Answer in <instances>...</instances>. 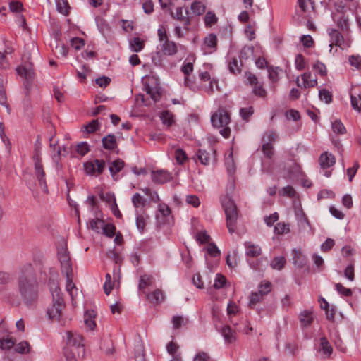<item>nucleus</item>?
<instances>
[{
  "label": "nucleus",
  "mask_w": 361,
  "mask_h": 361,
  "mask_svg": "<svg viewBox=\"0 0 361 361\" xmlns=\"http://www.w3.org/2000/svg\"><path fill=\"white\" fill-rule=\"evenodd\" d=\"M18 289L25 302L30 304L37 300L38 282L30 265L21 270L18 276Z\"/></svg>",
  "instance_id": "f257e3e1"
},
{
  "label": "nucleus",
  "mask_w": 361,
  "mask_h": 361,
  "mask_svg": "<svg viewBox=\"0 0 361 361\" xmlns=\"http://www.w3.org/2000/svg\"><path fill=\"white\" fill-rule=\"evenodd\" d=\"M38 55L39 51L37 47L33 43L27 44L22 56V63L16 68L18 75L24 78L27 84L32 82L35 78L32 58Z\"/></svg>",
  "instance_id": "f03ea898"
},
{
  "label": "nucleus",
  "mask_w": 361,
  "mask_h": 361,
  "mask_svg": "<svg viewBox=\"0 0 361 361\" xmlns=\"http://www.w3.org/2000/svg\"><path fill=\"white\" fill-rule=\"evenodd\" d=\"M32 159L34 168V177L35 178L42 192L47 194L49 190L46 180V173L42 163L41 144L39 142H37L35 145Z\"/></svg>",
  "instance_id": "7ed1b4c3"
},
{
  "label": "nucleus",
  "mask_w": 361,
  "mask_h": 361,
  "mask_svg": "<svg viewBox=\"0 0 361 361\" xmlns=\"http://www.w3.org/2000/svg\"><path fill=\"white\" fill-rule=\"evenodd\" d=\"M221 204L226 214V227L230 233H233L236 230L238 218L237 206L233 200L228 196L222 199Z\"/></svg>",
  "instance_id": "20e7f679"
},
{
  "label": "nucleus",
  "mask_w": 361,
  "mask_h": 361,
  "mask_svg": "<svg viewBox=\"0 0 361 361\" xmlns=\"http://www.w3.org/2000/svg\"><path fill=\"white\" fill-rule=\"evenodd\" d=\"M53 303L47 310V315L51 320H59L61 316V312L65 307L63 298L59 286L57 284H53L51 288Z\"/></svg>",
  "instance_id": "39448f33"
},
{
  "label": "nucleus",
  "mask_w": 361,
  "mask_h": 361,
  "mask_svg": "<svg viewBox=\"0 0 361 361\" xmlns=\"http://www.w3.org/2000/svg\"><path fill=\"white\" fill-rule=\"evenodd\" d=\"M211 122L214 128H221L220 133L224 137L228 138L230 137L231 129L227 126L231 122V116L226 109H219L211 116Z\"/></svg>",
  "instance_id": "423d86ee"
},
{
  "label": "nucleus",
  "mask_w": 361,
  "mask_h": 361,
  "mask_svg": "<svg viewBox=\"0 0 361 361\" xmlns=\"http://www.w3.org/2000/svg\"><path fill=\"white\" fill-rule=\"evenodd\" d=\"M105 168V161L102 159H94L84 164V170L90 176L100 175Z\"/></svg>",
  "instance_id": "0eeeda50"
},
{
  "label": "nucleus",
  "mask_w": 361,
  "mask_h": 361,
  "mask_svg": "<svg viewBox=\"0 0 361 361\" xmlns=\"http://www.w3.org/2000/svg\"><path fill=\"white\" fill-rule=\"evenodd\" d=\"M58 258L61 265L63 274H68L73 271L71 258L66 247H62L58 250Z\"/></svg>",
  "instance_id": "6e6552de"
},
{
  "label": "nucleus",
  "mask_w": 361,
  "mask_h": 361,
  "mask_svg": "<svg viewBox=\"0 0 361 361\" xmlns=\"http://www.w3.org/2000/svg\"><path fill=\"white\" fill-rule=\"evenodd\" d=\"M67 345L70 347H73L75 349H78L79 350L78 352V355L80 354V350L82 353H84L83 337L77 333L71 331L67 332Z\"/></svg>",
  "instance_id": "1a4fd4ad"
},
{
  "label": "nucleus",
  "mask_w": 361,
  "mask_h": 361,
  "mask_svg": "<svg viewBox=\"0 0 361 361\" xmlns=\"http://www.w3.org/2000/svg\"><path fill=\"white\" fill-rule=\"evenodd\" d=\"M147 94L154 101H159L161 97L160 88L155 84L154 80L148 79L145 83Z\"/></svg>",
  "instance_id": "9d476101"
},
{
  "label": "nucleus",
  "mask_w": 361,
  "mask_h": 361,
  "mask_svg": "<svg viewBox=\"0 0 361 361\" xmlns=\"http://www.w3.org/2000/svg\"><path fill=\"white\" fill-rule=\"evenodd\" d=\"M301 79L302 80V84L301 85L299 82V77L296 78L297 86L303 88H311L314 87L317 85V78H312V74L310 72H305L301 75Z\"/></svg>",
  "instance_id": "9b49d317"
},
{
  "label": "nucleus",
  "mask_w": 361,
  "mask_h": 361,
  "mask_svg": "<svg viewBox=\"0 0 361 361\" xmlns=\"http://www.w3.org/2000/svg\"><path fill=\"white\" fill-rule=\"evenodd\" d=\"M152 180L156 184H164L172 179L171 174L165 170L152 172Z\"/></svg>",
  "instance_id": "f8f14e48"
},
{
  "label": "nucleus",
  "mask_w": 361,
  "mask_h": 361,
  "mask_svg": "<svg viewBox=\"0 0 361 361\" xmlns=\"http://www.w3.org/2000/svg\"><path fill=\"white\" fill-rule=\"evenodd\" d=\"M196 155L200 163L206 166L211 161H215L216 152L213 149H210L209 152L205 149H199Z\"/></svg>",
  "instance_id": "ddd939ff"
},
{
  "label": "nucleus",
  "mask_w": 361,
  "mask_h": 361,
  "mask_svg": "<svg viewBox=\"0 0 361 361\" xmlns=\"http://www.w3.org/2000/svg\"><path fill=\"white\" fill-rule=\"evenodd\" d=\"M170 15L173 19L183 23L185 30H186L187 31L189 30V26L190 25V23H191L190 18V17L185 16L183 15L182 7L176 8L175 12L171 11Z\"/></svg>",
  "instance_id": "4468645a"
},
{
  "label": "nucleus",
  "mask_w": 361,
  "mask_h": 361,
  "mask_svg": "<svg viewBox=\"0 0 361 361\" xmlns=\"http://www.w3.org/2000/svg\"><path fill=\"white\" fill-rule=\"evenodd\" d=\"M320 167L323 169L333 166L336 163L335 157L328 152L321 154L319 158Z\"/></svg>",
  "instance_id": "2eb2a0df"
},
{
  "label": "nucleus",
  "mask_w": 361,
  "mask_h": 361,
  "mask_svg": "<svg viewBox=\"0 0 361 361\" xmlns=\"http://www.w3.org/2000/svg\"><path fill=\"white\" fill-rule=\"evenodd\" d=\"M136 226L140 232H143L146 226L147 221L149 219V215L145 210H135Z\"/></svg>",
  "instance_id": "dca6fc26"
},
{
  "label": "nucleus",
  "mask_w": 361,
  "mask_h": 361,
  "mask_svg": "<svg viewBox=\"0 0 361 361\" xmlns=\"http://www.w3.org/2000/svg\"><path fill=\"white\" fill-rule=\"evenodd\" d=\"M146 297L147 299L153 305H159L163 302L165 300L164 293L160 289H157L150 293H147Z\"/></svg>",
  "instance_id": "f3484780"
},
{
  "label": "nucleus",
  "mask_w": 361,
  "mask_h": 361,
  "mask_svg": "<svg viewBox=\"0 0 361 361\" xmlns=\"http://www.w3.org/2000/svg\"><path fill=\"white\" fill-rule=\"evenodd\" d=\"M329 35L331 37V44H334L336 46H338L342 49L344 44V38L342 34L336 29H330L329 31ZM330 47H332V44H330Z\"/></svg>",
  "instance_id": "a211bd4d"
},
{
  "label": "nucleus",
  "mask_w": 361,
  "mask_h": 361,
  "mask_svg": "<svg viewBox=\"0 0 361 361\" xmlns=\"http://www.w3.org/2000/svg\"><path fill=\"white\" fill-rule=\"evenodd\" d=\"M161 50L165 55L173 56L178 52V47L175 42L166 40L161 44Z\"/></svg>",
  "instance_id": "6ab92c4d"
},
{
  "label": "nucleus",
  "mask_w": 361,
  "mask_h": 361,
  "mask_svg": "<svg viewBox=\"0 0 361 361\" xmlns=\"http://www.w3.org/2000/svg\"><path fill=\"white\" fill-rule=\"evenodd\" d=\"M217 37L216 35L211 33L209 34L204 39V49H209V51H204L205 53H212L216 49L217 47Z\"/></svg>",
  "instance_id": "aec40b11"
},
{
  "label": "nucleus",
  "mask_w": 361,
  "mask_h": 361,
  "mask_svg": "<svg viewBox=\"0 0 361 361\" xmlns=\"http://www.w3.org/2000/svg\"><path fill=\"white\" fill-rule=\"evenodd\" d=\"M293 263L298 268L305 267L307 262L306 257L302 253L300 250L293 249L292 250Z\"/></svg>",
  "instance_id": "412c9836"
},
{
  "label": "nucleus",
  "mask_w": 361,
  "mask_h": 361,
  "mask_svg": "<svg viewBox=\"0 0 361 361\" xmlns=\"http://www.w3.org/2000/svg\"><path fill=\"white\" fill-rule=\"evenodd\" d=\"M244 245L246 251L245 255L251 257H257L262 254V248L258 245H255L251 242H245Z\"/></svg>",
  "instance_id": "4be33fe9"
},
{
  "label": "nucleus",
  "mask_w": 361,
  "mask_h": 361,
  "mask_svg": "<svg viewBox=\"0 0 361 361\" xmlns=\"http://www.w3.org/2000/svg\"><path fill=\"white\" fill-rule=\"evenodd\" d=\"M124 164V161L120 159H117L110 164L109 171L114 180L117 179V173L123 169Z\"/></svg>",
  "instance_id": "5701e85b"
},
{
  "label": "nucleus",
  "mask_w": 361,
  "mask_h": 361,
  "mask_svg": "<svg viewBox=\"0 0 361 361\" xmlns=\"http://www.w3.org/2000/svg\"><path fill=\"white\" fill-rule=\"evenodd\" d=\"M320 353L324 358H329L333 352V348L326 337L320 339Z\"/></svg>",
  "instance_id": "b1692460"
},
{
  "label": "nucleus",
  "mask_w": 361,
  "mask_h": 361,
  "mask_svg": "<svg viewBox=\"0 0 361 361\" xmlns=\"http://www.w3.org/2000/svg\"><path fill=\"white\" fill-rule=\"evenodd\" d=\"M102 145L106 149L114 150L117 148V141L115 135H108L102 138Z\"/></svg>",
  "instance_id": "393cba45"
},
{
  "label": "nucleus",
  "mask_w": 361,
  "mask_h": 361,
  "mask_svg": "<svg viewBox=\"0 0 361 361\" xmlns=\"http://www.w3.org/2000/svg\"><path fill=\"white\" fill-rule=\"evenodd\" d=\"M221 332L226 343H232L235 341V333L229 326H224Z\"/></svg>",
  "instance_id": "a878e982"
},
{
  "label": "nucleus",
  "mask_w": 361,
  "mask_h": 361,
  "mask_svg": "<svg viewBox=\"0 0 361 361\" xmlns=\"http://www.w3.org/2000/svg\"><path fill=\"white\" fill-rule=\"evenodd\" d=\"M94 317L95 314L93 310L87 311L84 315L85 324L90 330H94V329L96 327Z\"/></svg>",
  "instance_id": "bb28decb"
},
{
  "label": "nucleus",
  "mask_w": 361,
  "mask_h": 361,
  "mask_svg": "<svg viewBox=\"0 0 361 361\" xmlns=\"http://www.w3.org/2000/svg\"><path fill=\"white\" fill-rule=\"evenodd\" d=\"M300 321L302 326H309L313 321L312 312L305 310L301 312L300 314Z\"/></svg>",
  "instance_id": "cd10ccee"
},
{
  "label": "nucleus",
  "mask_w": 361,
  "mask_h": 361,
  "mask_svg": "<svg viewBox=\"0 0 361 361\" xmlns=\"http://www.w3.org/2000/svg\"><path fill=\"white\" fill-rule=\"evenodd\" d=\"M130 47L133 51L139 52L145 47V41L140 37H134L130 41Z\"/></svg>",
  "instance_id": "c85d7f7f"
},
{
  "label": "nucleus",
  "mask_w": 361,
  "mask_h": 361,
  "mask_svg": "<svg viewBox=\"0 0 361 361\" xmlns=\"http://www.w3.org/2000/svg\"><path fill=\"white\" fill-rule=\"evenodd\" d=\"M190 9L194 15L201 16L206 10L205 5L200 1H195L192 3Z\"/></svg>",
  "instance_id": "c756f323"
},
{
  "label": "nucleus",
  "mask_w": 361,
  "mask_h": 361,
  "mask_svg": "<svg viewBox=\"0 0 361 361\" xmlns=\"http://www.w3.org/2000/svg\"><path fill=\"white\" fill-rule=\"evenodd\" d=\"M160 118L164 125L170 127L174 123V115L169 111H164L161 113Z\"/></svg>",
  "instance_id": "7c9ffc66"
},
{
  "label": "nucleus",
  "mask_w": 361,
  "mask_h": 361,
  "mask_svg": "<svg viewBox=\"0 0 361 361\" xmlns=\"http://www.w3.org/2000/svg\"><path fill=\"white\" fill-rule=\"evenodd\" d=\"M286 263V260L284 257L279 256L274 257L270 263V266L273 269L281 270Z\"/></svg>",
  "instance_id": "2f4dec72"
},
{
  "label": "nucleus",
  "mask_w": 361,
  "mask_h": 361,
  "mask_svg": "<svg viewBox=\"0 0 361 361\" xmlns=\"http://www.w3.org/2000/svg\"><path fill=\"white\" fill-rule=\"evenodd\" d=\"M153 284V277L150 275L141 276L139 281L138 288L143 290L145 288Z\"/></svg>",
  "instance_id": "473e14b6"
},
{
  "label": "nucleus",
  "mask_w": 361,
  "mask_h": 361,
  "mask_svg": "<svg viewBox=\"0 0 361 361\" xmlns=\"http://www.w3.org/2000/svg\"><path fill=\"white\" fill-rule=\"evenodd\" d=\"M242 63L238 64V61L235 57L232 58L228 62V69L233 74L241 73Z\"/></svg>",
  "instance_id": "72a5a7b5"
},
{
  "label": "nucleus",
  "mask_w": 361,
  "mask_h": 361,
  "mask_svg": "<svg viewBox=\"0 0 361 361\" xmlns=\"http://www.w3.org/2000/svg\"><path fill=\"white\" fill-rule=\"evenodd\" d=\"M351 105L353 109L360 112L361 111V94H350Z\"/></svg>",
  "instance_id": "f704fd0d"
},
{
  "label": "nucleus",
  "mask_w": 361,
  "mask_h": 361,
  "mask_svg": "<svg viewBox=\"0 0 361 361\" xmlns=\"http://www.w3.org/2000/svg\"><path fill=\"white\" fill-rule=\"evenodd\" d=\"M204 21L205 26L207 27H210L217 23L218 18L216 17V14L214 12L208 11L207 12L204 16Z\"/></svg>",
  "instance_id": "c9c22d12"
},
{
  "label": "nucleus",
  "mask_w": 361,
  "mask_h": 361,
  "mask_svg": "<svg viewBox=\"0 0 361 361\" xmlns=\"http://www.w3.org/2000/svg\"><path fill=\"white\" fill-rule=\"evenodd\" d=\"M146 200L139 193H135L132 198V202L136 210L140 207H144L146 204Z\"/></svg>",
  "instance_id": "e433bc0d"
},
{
  "label": "nucleus",
  "mask_w": 361,
  "mask_h": 361,
  "mask_svg": "<svg viewBox=\"0 0 361 361\" xmlns=\"http://www.w3.org/2000/svg\"><path fill=\"white\" fill-rule=\"evenodd\" d=\"M274 232L277 235H283L290 232V226L285 222H279L274 226Z\"/></svg>",
  "instance_id": "4c0bfd02"
},
{
  "label": "nucleus",
  "mask_w": 361,
  "mask_h": 361,
  "mask_svg": "<svg viewBox=\"0 0 361 361\" xmlns=\"http://www.w3.org/2000/svg\"><path fill=\"white\" fill-rule=\"evenodd\" d=\"M337 26L343 31H348L349 30V19L348 17L345 16L343 14L340 18H338L336 20Z\"/></svg>",
  "instance_id": "58836bf2"
},
{
  "label": "nucleus",
  "mask_w": 361,
  "mask_h": 361,
  "mask_svg": "<svg viewBox=\"0 0 361 361\" xmlns=\"http://www.w3.org/2000/svg\"><path fill=\"white\" fill-rule=\"evenodd\" d=\"M298 4L305 13L310 11V8L312 11L314 10V2L312 0H298Z\"/></svg>",
  "instance_id": "ea45409f"
},
{
  "label": "nucleus",
  "mask_w": 361,
  "mask_h": 361,
  "mask_svg": "<svg viewBox=\"0 0 361 361\" xmlns=\"http://www.w3.org/2000/svg\"><path fill=\"white\" fill-rule=\"evenodd\" d=\"M56 4L58 11L64 14L68 15L69 13L70 6L67 0H56Z\"/></svg>",
  "instance_id": "a19ab883"
},
{
  "label": "nucleus",
  "mask_w": 361,
  "mask_h": 361,
  "mask_svg": "<svg viewBox=\"0 0 361 361\" xmlns=\"http://www.w3.org/2000/svg\"><path fill=\"white\" fill-rule=\"evenodd\" d=\"M262 151L267 159H271L274 154V146L271 143H262Z\"/></svg>",
  "instance_id": "79ce46f5"
},
{
  "label": "nucleus",
  "mask_w": 361,
  "mask_h": 361,
  "mask_svg": "<svg viewBox=\"0 0 361 361\" xmlns=\"http://www.w3.org/2000/svg\"><path fill=\"white\" fill-rule=\"evenodd\" d=\"M226 282V278L224 275L217 274L213 286L215 289H220L225 287Z\"/></svg>",
  "instance_id": "37998d69"
},
{
  "label": "nucleus",
  "mask_w": 361,
  "mask_h": 361,
  "mask_svg": "<svg viewBox=\"0 0 361 361\" xmlns=\"http://www.w3.org/2000/svg\"><path fill=\"white\" fill-rule=\"evenodd\" d=\"M254 114V109L252 106L244 107L240 109V115L243 120L248 121L250 117Z\"/></svg>",
  "instance_id": "c03bdc74"
},
{
  "label": "nucleus",
  "mask_w": 361,
  "mask_h": 361,
  "mask_svg": "<svg viewBox=\"0 0 361 361\" xmlns=\"http://www.w3.org/2000/svg\"><path fill=\"white\" fill-rule=\"evenodd\" d=\"M279 194L283 196H286L290 198H294L297 192L293 187L290 185H287L282 188L281 190L279 191Z\"/></svg>",
  "instance_id": "a18cd8bd"
},
{
  "label": "nucleus",
  "mask_w": 361,
  "mask_h": 361,
  "mask_svg": "<svg viewBox=\"0 0 361 361\" xmlns=\"http://www.w3.org/2000/svg\"><path fill=\"white\" fill-rule=\"evenodd\" d=\"M277 139V135L276 133L273 130H268L267 131L263 137H262V142L263 143H273Z\"/></svg>",
  "instance_id": "49530a36"
},
{
  "label": "nucleus",
  "mask_w": 361,
  "mask_h": 361,
  "mask_svg": "<svg viewBox=\"0 0 361 361\" xmlns=\"http://www.w3.org/2000/svg\"><path fill=\"white\" fill-rule=\"evenodd\" d=\"M15 341L9 336L0 340V348L3 350H9L13 347Z\"/></svg>",
  "instance_id": "de8ad7c7"
},
{
  "label": "nucleus",
  "mask_w": 361,
  "mask_h": 361,
  "mask_svg": "<svg viewBox=\"0 0 361 361\" xmlns=\"http://www.w3.org/2000/svg\"><path fill=\"white\" fill-rule=\"evenodd\" d=\"M271 290V283L269 281H264L262 282L258 288V291L263 295H267Z\"/></svg>",
  "instance_id": "09e8293b"
},
{
  "label": "nucleus",
  "mask_w": 361,
  "mask_h": 361,
  "mask_svg": "<svg viewBox=\"0 0 361 361\" xmlns=\"http://www.w3.org/2000/svg\"><path fill=\"white\" fill-rule=\"evenodd\" d=\"M175 159L178 164H183L188 159V157L182 149L178 148L175 151Z\"/></svg>",
  "instance_id": "8fccbe9b"
},
{
  "label": "nucleus",
  "mask_w": 361,
  "mask_h": 361,
  "mask_svg": "<svg viewBox=\"0 0 361 361\" xmlns=\"http://www.w3.org/2000/svg\"><path fill=\"white\" fill-rule=\"evenodd\" d=\"M332 130L335 133L344 134L345 133V128L343 124L339 120H336L332 122L331 124Z\"/></svg>",
  "instance_id": "3c124183"
},
{
  "label": "nucleus",
  "mask_w": 361,
  "mask_h": 361,
  "mask_svg": "<svg viewBox=\"0 0 361 361\" xmlns=\"http://www.w3.org/2000/svg\"><path fill=\"white\" fill-rule=\"evenodd\" d=\"M335 288L338 293L343 296L349 297L353 294L351 289L343 286L341 283H336Z\"/></svg>",
  "instance_id": "603ef678"
},
{
  "label": "nucleus",
  "mask_w": 361,
  "mask_h": 361,
  "mask_svg": "<svg viewBox=\"0 0 361 361\" xmlns=\"http://www.w3.org/2000/svg\"><path fill=\"white\" fill-rule=\"evenodd\" d=\"M30 345L27 341H22L16 345L15 350L18 353L25 354L30 352Z\"/></svg>",
  "instance_id": "864d4df0"
},
{
  "label": "nucleus",
  "mask_w": 361,
  "mask_h": 361,
  "mask_svg": "<svg viewBox=\"0 0 361 361\" xmlns=\"http://www.w3.org/2000/svg\"><path fill=\"white\" fill-rule=\"evenodd\" d=\"M319 97L322 101H324L326 104H329L332 101V94L326 89L319 90Z\"/></svg>",
  "instance_id": "5fc2aeb1"
},
{
  "label": "nucleus",
  "mask_w": 361,
  "mask_h": 361,
  "mask_svg": "<svg viewBox=\"0 0 361 361\" xmlns=\"http://www.w3.org/2000/svg\"><path fill=\"white\" fill-rule=\"evenodd\" d=\"M263 297L264 296L259 291L252 293L250 296L249 305L252 308L257 303L262 300Z\"/></svg>",
  "instance_id": "6e6d98bb"
},
{
  "label": "nucleus",
  "mask_w": 361,
  "mask_h": 361,
  "mask_svg": "<svg viewBox=\"0 0 361 361\" xmlns=\"http://www.w3.org/2000/svg\"><path fill=\"white\" fill-rule=\"evenodd\" d=\"M102 229L104 234L109 238H112L115 235L116 227L114 224H105L102 227Z\"/></svg>",
  "instance_id": "4d7b16f0"
},
{
  "label": "nucleus",
  "mask_w": 361,
  "mask_h": 361,
  "mask_svg": "<svg viewBox=\"0 0 361 361\" xmlns=\"http://www.w3.org/2000/svg\"><path fill=\"white\" fill-rule=\"evenodd\" d=\"M99 123L97 120H92L85 126V130L87 133H94L99 128Z\"/></svg>",
  "instance_id": "13d9d810"
},
{
  "label": "nucleus",
  "mask_w": 361,
  "mask_h": 361,
  "mask_svg": "<svg viewBox=\"0 0 361 361\" xmlns=\"http://www.w3.org/2000/svg\"><path fill=\"white\" fill-rule=\"evenodd\" d=\"M106 256L116 264H120L123 261L122 257L114 250H109L106 253Z\"/></svg>",
  "instance_id": "bf43d9fd"
},
{
  "label": "nucleus",
  "mask_w": 361,
  "mask_h": 361,
  "mask_svg": "<svg viewBox=\"0 0 361 361\" xmlns=\"http://www.w3.org/2000/svg\"><path fill=\"white\" fill-rule=\"evenodd\" d=\"M9 9L13 13H20L23 11V6L19 1H12L9 3Z\"/></svg>",
  "instance_id": "052dcab7"
},
{
  "label": "nucleus",
  "mask_w": 361,
  "mask_h": 361,
  "mask_svg": "<svg viewBox=\"0 0 361 361\" xmlns=\"http://www.w3.org/2000/svg\"><path fill=\"white\" fill-rule=\"evenodd\" d=\"M207 251L209 255L214 257L219 256L221 254L220 250L214 243H209L208 244Z\"/></svg>",
  "instance_id": "680f3d73"
},
{
  "label": "nucleus",
  "mask_w": 361,
  "mask_h": 361,
  "mask_svg": "<svg viewBox=\"0 0 361 361\" xmlns=\"http://www.w3.org/2000/svg\"><path fill=\"white\" fill-rule=\"evenodd\" d=\"M210 238L206 231H200L196 235V240L202 244L209 243Z\"/></svg>",
  "instance_id": "e2e57ef3"
},
{
  "label": "nucleus",
  "mask_w": 361,
  "mask_h": 361,
  "mask_svg": "<svg viewBox=\"0 0 361 361\" xmlns=\"http://www.w3.org/2000/svg\"><path fill=\"white\" fill-rule=\"evenodd\" d=\"M181 71L185 75V82L186 83L188 81V76L193 71V64L191 62L185 63L182 67Z\"/></svg>",
  "instance_id": "0e129e2a"
},
{
  "label": "nucleus",
  "mask_w": 361,
  "mask_h": 361,
  "mask_svg": "<svg viewBox=\"0 0 361 361\" xmlns=\"http://www.w3.org/2000/svg\"><path fill=\"white\" fill-rule=\"evenodd\" d=\"M344 276L350 281H353L355 279V272L353 264H350L346 267L344 270Z\"/></svg>",
  "instance_id": "69168bd1"
},
{
  "label": "nucleus",
  "mask_w": 361,
  "mask_h": 361,
  "mask_svg": "<svg viewBox=\"0 0 361 361\" xmlns=\"http://www.w3.org/2000/svg\"><path fill=\"white\" fill-rule=\"evenodd\" d=\"M105 278H106V281L104 284V293L108 295L110 294L111 291L113 289V286L111 284V276L110 274L107 273L106 274Z\"/></svg>",
  "instance_id": "338daca9"
},
{
  "label": "nucleus",
  "mask_w": 361,
  "mask_h": 361,
  "mask_svg": "<svg viewBox=\"0 0 361 361\" xmlns=\"http://www.w3.org/2000/svg\"><path fill=\"white\" fill-rule=\"evenodd\" d=\"M298 350V344L295 342H287L285 345V352L290 355H294Z\"/></svg>",
  "instance_id": "774afa93"
}]
</instances>
